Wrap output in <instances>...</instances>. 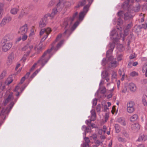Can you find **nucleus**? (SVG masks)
I'll list each match as a JSON object with an SVG mask.
<instances>
[{
  "label": "nucleus",
  "instance_id": "f03ea898",
  "mask_svg": "<svg viewBox=\"0 0 147 147\" xmlns=\"http://www.w3.org/2000/svg\"><path fill=\"white\" fill-rule=\"evenodd\" d=\"M78 14V12H76L73 14L72 17L65 18L62 27H64L65 28H70L73 24L74 20L77 17Z\"/></svg>",
  "mask_w": 147,
  "mask_h": 147
},
{
  "label": "nucleus",
  "instance_id": "6ab92c4d",
  "mask_svg": "<svg viewBox=\"0 0 147 147\" xmlns=\"http://www.w3.org/2000/svg\"><path fill=\"white\" fill-rule=\"evenodd\" d=\"M140 125L138 123L132 124L131 125V129L134 130H138L140 129Z\"/></svg>",
  "mask_w": 147,
  "mask_h": 147
},
{
  "label": "nucleus",
  "instance_id": "de8ad7c7",
  "mask_svg": "<svg viewBox=\"0 0 147 147\" xmlns=\"http://www.w3.org/2000/svg\"><path fill=\"white\" fill-rule=\"evenodd\" d=\"M97 100L96 98H94L92 101V104L94 106L96 105L97 103Z\"/></svg>",
  "mask_w": 147,
  "mask_h": 147
},
{
  "label": "nucleus",
  "instance_id": "c9c22d12",
  "mask_svg": "<svg viewBox=\"0 0 147 147\" xmlns=\"http://www.w3.org/2000/svg\"><path fill=\"white\" fill-rule=\"evenodd\" d=\"M118 139L119 141L120 142H126V140L125 138L121 137H119Z\"/></svg>",
  "mask_w": 147,
  "mask_h": 147
},
{
  "label": "nucleus",
  "instance_id": "a211bd4d",
  "mask_svg": "<svg viewBox=\"0 0 147 147\" xmlns=\"http://www.w3.org/2000/svg\"><path fill=\"white\" fill-rule=\"evenodd\" d=\"M117 64L118 63L116 60V59L113 58L112 59L109 64V67L115 68L117 66Z\"/></svg>",
  "mask_w": 147,
  "mask_h": 147
},
{
  "label": "nucleus",
  "instance_id": "052dcab7",
  "mask_svg": "<svg viewBox=\"0 0 147 147\" xmlns=\"http://www.w3.org/2000/svg\"><path fill=\"white\" fill-rule=\"evenodd\" d=\"M83 147H89V145L88 143H84L83 144Z\"/></svg>",
  "mask_w": 147,
  "mask_h": 147
},
{
  "label": "nucleus",
  "instance_id": "b1692460",
  "mask_svg": "<svg viewBox=\"0 0 147 147\" xmlns=\"http://www.w3.org/2000/svg\"><path fill=\"white\" fill-rule=\"evenodd\" d=\"M82 130L84 131L83 134L85 135V136H86V132L88 133L91 131V129L90 128L86 126L85 125H84L82 126Z\"/></svg>",
  "mask_w": 147,
  "mask_h": 147
},
{
  "label": "nucleus",
  "instance_id": "c03bdc74",
  "mask_svg": "<svg viewBox=\"0 0 147 147\" xmlns=\"http://www.w3.org/2000/svg\"><path fill=\"white\" fill-rule=\"evenodd\" d=\"M107 62V61L105 58H104L103 59V60L102 61V65L104 66L106 65V63Z\"/></svg>",
  "mask_w": 147,
  "mask_h": 147
},
{
  "label": "nucleus",
  "instance_id": "f704fd0d",
  "mask_svg": "<svg viewBox=\"0 0 147 147\" xmlns=\"http://www.w3.org/2000/svg\"><path fill=\"white\" fill-rule=\"evenodd\" d=\"M7 98L10 101L13 100V96L12 92H11L10 93Z\"/></svg>",
  "mask_w": 147,
  "mask_h": 147
},
{
  "label": "nucleus",
  "instance_id": "6e6d98bb",
  "mask_svg": "<svg viewBox=\"0 0 147 147\" xmlns=\"http://www.w3.org/2000/svg\"><path fill=\"white\" fill-rule=\"evenodd\" d=\"M117 76L116 73L114 71H113L112 73V78H115Z\"/></svg>",
  "mask_w": 147,
  "mask_h": 147
},
{
  "label": "nucleus",
  "instance_id": "e433bc0d",
  "mask_svg": "<svg viewBox=\"0 0 147 147\" xmlns=\"http://www.w3.org/2000/svg\"><path fill=\"white\" fill-rule=\"evenodd\" d=\"M79 24V22L78 21H77L75 23L73 24L72 26V29L73 30H74L78 25Z\"/></svg>",
  "mask_w": 147,
  "mask_h": 147
},
{
  "label": "nucleus",
  "instance_id": "9d476101",
  "mask_svg": "<svg viewBox=\"0 0 147 147\" xmlns=\"http://www.w3.org/2000/svg\"><path fill=\"white\" fill-rule=\"evenodd\" d=\"M28 28L27 25L26 24L20 27L18 31V33L20 34H26Z\"/></svg>",
  "mask_w": 147,
  "mask_h": 147
},
{
  "label": "nucleus",
  "instance_id": "680f3d73",
  "mask_svg": "<svg viewBox=\"0 0 147 147\" xmlns=\"http://www.w3.org/2000/svg\"><path fill=\"white\" fill-rule=\"evenodd\" d=\"M96 117V116H91L90 120L91 121H94L95 120Z\"/></svg>",
  "mask_w": 147,
  "mask_h": 147
},
{
  "label": "nucleus",
  "instance_id": "603ef678",
  "mask_svg": "<svg viewBox=\"0 0 147 147\" xmlns=\"http://www.w3.org/2000/svg\"><path fill=\"white\" fill-rule=\"evenodd\" d=\"M91 116H96V114L95 111L94 110H92L91 111Z\"/></svg>",
  "mask_w": 147,
  "mask_h": 147
},
{
  "label": "nucleus",
  "instance_id": "ea45409f",
  "mask_svg": "<svg viewBox=\"0 0 147 147\" xmlns=\"http://www.w3.org/2000/svg\"><path fill=\"white\" fill-rule=\"evenodd\" d=\"M55 3V0H51L49 2L48 5L49 7H51L53 6Z\"/></svg>",
  "mask_w": 147,
  "mask_h": 147
},
{
  "label": "nucleus",
  "instance_id": "7ed1b4c3",
  "mask_svg": "<svg viewBox=\"0 0 147 147\" xmlns=\"http://www.w3.org/2000/svg\"><path fill=\"white\" fill-rule=\"evenodd\" d=\"M1 45L2 51L6 52L9 50L12 46V43L10 42L1 40Z\"/></svg>",
  "mask_w": 147,
  "mask_h": 147
},
{
  "label": "nucleus",
  "instance_id": "412c9836",
  "mask_svg": "<svg viewBox=\"0 0 147 147\" xmlns=\"http://www.w3.org/2000/svg\"><path fill=\"white\" fill-rule=\"evenodd\" d=\"M19 11V9L18 8L12 7L10 10V13L12 15H15L17 14Z\"/></svg>",
  "mask_w": 147,
  "mask_h": 147
},
{
  "label": "nucleus",
  "instance_id": "8fccbe9b",
  "mask_svg": "<svg viewBox=\"0 0 147 147\" xmlns=\"http://www.w3.org/2000/svg\"><path fill=\"white\" fill-rule=\"evenodd\" d=\"M84 140L86 143H89L90 142L89 139L88 137H85L84 138Z\"/></svg>",
  "mask_w": 147,
  "mask_h": 147
},
{
  "label": "nucleus",
  "instance_id": "7c9ffc66",
  "mask_svg": "<svg viewBox=\"0 0 147 147\" xmlns=\"http://www.w3.org/2000/svg\"><path fill=\"white\" fill-rule=\"evenodd\" d=\"M138 116L137 115L134 114L130 118V120L131 121H134L138 119Z\"/></svg>",
  "mask_w": 147,
  "mask_h": 147
},
{
  "label": "nucleus",
  "instance_id": "13d9d810",
  "mask_svg": "<svg viewBox=\"0 0 147 147\" xmlns=\"http://www.w3.org/2000/svg\"><path fill=\"white\" fill-rule=\"evenodd\" d=\"M104 82V81L102 80H101L100 82L99 85V89H101V85L103 84Z\"/></svg>",
  "mask_w": 147,
  "mask_h": 147
},
{
  "label": "nucleus",
  "instance_id": "0e129e2a",
  "mask_svg": "<svg viewBox=\"0 0 147 147\" xmlns=\"http://www.w3.org/2000/svg\"><path fill=\"white\" fill-rule=\"evenodd\" d=\"M142 83L144 84H147V80L146 79H144L142 81Z\"/></svg>",
  "mask_w": 147,
  "mask_h": 147
},
{
  "label": "nucleus",
  "instance_id": "37998d69",
  "mask_svg": "<svg viewBox=\"0 0 147 147\" xmlns=\"http://www.w3.org/2000/svg\"><path fill=\"white\" fill-rule=\"evenodd\" d=\"M106 91V88L104 86L103 87L100 91V93L102 94H104Z\"/></svg>",
  "mask_w": 147,
  "mask_h": 147
},
{
  "label": "nucleus",
  "instance_id": "69168bd1",
  "mask_svg": "<svg viewBox=\"0 0 147 147\" xmlns=\"http://www.w3.org/2000/svg\"><path fill=\"white\" fill-rule=\"evenodd\" d=\"M103 134H105L106 132V130L107 129V127L106 126L104 125L103 126Z\"/></svg>",
  "mask_w": 147,
  "mask_h": 147
},
{
  "label": "nucleus",
  "instance_id": "4468645a",
  "mask_svg": "<svg viewBox=\"0 0 147 147\" xmlns=\"http://www.w3.org/2000/svg\"><path fill=\"white\" fill-rule=\"evenodd\" d=\"M13 38V35L11 34H8L4 36L2 40L6 41V42H10V41L12 40Z\"/></svg>",
  "mask_w": 147,
  "mask_h": 147
},
{
  "label": "nucleus",
  "instance_id": "e2e57ef3",
  "mask_svg": "<svg viewBox=\"0 0 147 147\" xmlns=\"http://www.w3.org/2000/svg\"><path fill=\"white\" fill-rule=\"evenodd\" d=\"M91 121L90 120V121L88 120H86L85 122L88 125L89 124H90L91 123Z\"/></svg>",
  "mask_w": 147,
  "mask_h": 147
},
{
  "label": "nucleus",
  "instance_id": "9b49d317",
  "mask_svg": "<svg viewBox=\"0 0 147 147\" xmlns=\"http://www.w3.org/2000/svg\"><path fill=\"white\" fill-rule=\"evenodd\" d=\"M33 47V45L27 44L22 48V50L23 51H26L27 55H28Z\"/></svg>",
  "mask_w": 147,
  "mask_h": 147
},
{
  "label": "nucleus",
  "instance_id": "2eb2a0df",
  "mask_svg": "<svg viewBox=\"0 0 147 147\" xmlns=\"http://www.w3.org/2000/svg\"><path fill=\"white\" fill-rule=\"evenodd\" d=\"M129 88L130 90L132 92H135L137 89L136 85L133 83H130L129 84Z\"/></svg>",
  "mask_w": 147,
  "mask_h": 147
},
{
  "label": "nucleus",
  "instance_id": "4c0bfd02",
  "mask_svg": "<svg viewBox=\"0 0 147 147\" xmlns=\"http://www.w3.org/2000/svg\"><path fill=\"white\" fill-rule=\"evenodd\" d=\"M37 49V52L38 53H39L41 51L42 49V45L40 44L38 46V47Z\"/></svg>",
  "mask_w": 147,
  "mask_h": 147
},
{
  "label": "nucleus",
  "instance_id": "423d86ee",
  "mask_svg": "<svg viewBox=\"0 0 147 147\" xmlns=\"http://www.w3.org/2000/svg\"><path fill=\"white\" fill-rule=\"evenodd\" d=\"M57 9L56 8H54L53 9L52 11V12L51 14H50L49 13H47V14H46L45 15V18H49L50 17V18L51 19H52L54 17V16L56 15L58 11H60L59 9H60V7H59V8L57 7Z\"/></svg>",
  "mask_w": 147,
  "mask_h": 147
},
{
  "label": "nucleus",
  "instance_id": "338daca9",
  "mask_svg": "<svg viewBox=\"0 0 147 147\" xmlns=\"http://www.w3.org/2000/svg\"><path fill=\"white\" fill-rule=\"evenodd\" d=\"M5 74V72H3L0 76V78H2L4 76Z\"/></svg>",
  "mask_w": 147,
  "mask_h": 147
},
{
  "label": "nucleus",
  "instance_id": "6e6552de",
  "mask_svg": "<svg viewBox=\"0 0 147 147\" xmlns=\"http://www.w3.org/2000/svg\"><path fill=\"white\" fill-rule=\"evenodd\" d=\"M49 19L48 18H45V15L39 23V27L42 28L45 27Z\"/></svg>",
  "mask_w": 147,
  "mask_h": 147
},
{
  "label": "nucleus",
  "instance_id": "ddd939ff",
  "mask_svg": "<svg viewBox=\"0 0 147 147\" xmlns=\"http://www.w3.org/2000/svg\"><path fill=\"white\" fill-rule=\"evenodd\" d=\"M93 0H87L88 2V4L85 5L83 8V11H82L85 13L86 14L88 11L89 8L92 3L93 2Z\"/></svg>",
  "mask_w": 147,
  "mask_h": 147
},
{
  "label": "nucleus",
  "instance_id": "f8f14e48",
  "mask_svg": "<svg viewBox=\"0 0 147 147\" xmlns=\"http://www.w3.org/2000/svg\"><path fill=\"white\" fill-rule=\"evenodd\" d=\"M29 13V10L26 9L22 10L20 12L18 18L21 19L24 16H26Z\"/></svg>",
  "mask_w": 147,
  "mask_h": 147
},
{
  "label": "nucleus",
  "instance_id": "473e14b6",
  "mask_svg": "<svg viewBox=\"0 0 147 147\" xmlns=\"http://www.w3.org/2000/svg\"><path fill=\"white\" fill-rule=\"evenodd\" d=\"M129 75L131 77H134L138 76V74L135 71H133L130 73Z\"/></svg>",
  "mask_w": 147,
  "mask_h": 147
},
{
  "label": "nucleus",
  "instance_id": "864d4df0",
  "mask_svg": "<svg viewBox=\"0 0 147 147\" xmlns=\"http://www.w3.org/2000/svg\"><path fill=\"white\" fill-rule=\"evenodd\" d=\"M9 101H10L9 100L7 99V98L6 99H5L3 101L4 105H6Z\"/></svg>",
  "mask_w": 147,
  "mask_h": 147
},
{
  "label": "nucleus",
  "instance_id": "3c124183",
  "mask_svg": "<svg viewBox=\"0 0 147 147\" xmlns=\"http://www.w3.org/2000/svg\"><path fill=\"white\" fill-rule=\"evenodd\" d=\"M134 10L135 12H137L140 10V7L139 6H137L136 7H134Z\"/></svg>",
  "mask_w": 147,
  "mask_h": 147
},
{
  "label": "nucleus",
  "instance_id": "c85d7f7f",
  "mask_svg": "<svg viewBox=\"0 0 147 147\" xmlns=\"http://www.w3.org/2000/svg\"><path fill=\"white\" fill-rule=\"evenodd\" d=\"M109 75L108 73L106 71H104L102 72V78H105L108 76Z\"/></svg>",
  "mask_w": 147,
  "mask_h": 147
},
{
  "label": "nucleus",
  "instance_id": "4d7b16f0",
  "mask_svg": "<svg viewBox=\"0 0 147 147\" xmlns=\"http://www.w3.org/2000/svg\"><path fill=\"white\" fill-rule=\"evenodd\" d=\"M147 27V24L145 23L144 24H142V26H141V28H144V29H146Z\"/></svg>",
  "mask_w": 147,
  "mask_h": 147
},
{
  "label": "nucleus",
  "instance_id": "09e8293b",
  "mask_svg": "<svg viewBox=\"0 0 147 147\" xmlns=\"http://www.w3.org/2000/svg\"><path fill=\"white\" fill-rule=\"evenodd\" d=\"M117 14L118 16L121 17V16H123V12L122 11H119L117 13Z\"/></svg>",
  "mask_w": 147,
  "mask_h": 147
},
{
  "label": "nucleus",
  "instance_id": "cd10ccee",
  "mask_svg": "<svg viewBox=\"0 0 147 147\" xmlns=\"http://www.w3.org/2000/svg\"><path fill=\"white\" fill-rule=\"evenodd\" d=\"M125 16L124 19L125 20H127L129 18H131L132 15L129 14L128 13H125L124 14Z\"/></svg>",
  "mask_w": 147,
  "mask_h": 147
},
{
  "label": "nucleus",
  "instance_id": "72a5a7b5",
  "mask_svg": "<svg viewBox=\"0 0 147 147\" xmlns=\"http://www.w3.org/2000/svg\"><path fill=\"white\" fill-rule=\"evenodd\" d=\"M13 81V79L11 77H9L6 80V82L7 84L9 85Z\"/></svg>",
  "mask_w": 147,
  "mask_h": 147
},
{
  "label": "nucleus",
  "instance_id": "f3484780",
  "mask_svg": "<svg viewBox=\"0 0 147 147\" xmlns=\"http://www.w3.org/2000/svg\"><path fill=\"white\" fill-rule=\"evenodd\" d=\"M132 26V24L131 23H130L128 24L124 30L123 34L124 36H125L127 35L128 32Z\"/></svg>",
  "mask_w": 147,
  "mask_h": 147
},
{
  "label": "nucleus",
  "instance_id": "774afa93",
  "mask_svg": "<svg viewBox=\"0 0 147 147\" xmlns=\"http://www.w3.org/2000/svg\"><path fill=\"white\" fill-rule=\"evenodd\" d=\"M37 64V63H35V64H34V65H33V66L32 67V68H31L30 70L31 71L33 70L34 69Z\"/></svg>",
  "mask_w": 147,
  "mask_h": 147
},
{
  "label": "nucleus",
  "instance_id": "a18cd8bd",
  "mask_svg": "<svg viewBox=\"0 0 147 147\" xmlns=\"http://www.w3.org/2000/svg\"><path fill=\"white\" fill-rule=\"evenodd\" d=\"M101 106L100 104H98L97 106L96 110L97 112H99L100 111Z\"/></svg>",
  "mask_w": 147,
  "mask_h": 147
},
{
  "label": "nucleus",
  "instance_id": "aec40b11",
  "mask_svg": "<svg viewBox=\"0 0 147 147\" xmlns=\"http://www.w3.org/2000/svg\"><path fill=\"white\" fill-rule=\"evenodd\" d=\"M110 49L107 52L106 55H108L110 52H112L115 47V44L114 42L110 43Z\"/></svg>",
  "mask_w": 147,
  "mask_h": 147
},
{
  "label": "nucleus",
  "instance_id": "20e7f679",
  "mask_svg": "<svg viewBox=\"0 0 147 147\" xmlns=\"http://www.w3.org/2000/svg\"><path fill=\"white\" fill-rule=\"evenodd\" d=\"M51 31V30L49 28L41 29L40 32V35L41 36L44 34H45V36L42 38L41 40L43 41L45 40Z\"/></svg>",
  "mask_w": 147,
  "mask_h": 147
},
{
  "label": "nucleus",
  "instance_id": "393cba45",
  "mask_svg": "<svg viewBox=\"0 0 147 147\" xmlns=\"http://www.w3.org/2000/svg\"><path fill=\"white\" fill-rule=\"evenodd\" d=\"M117 121L123 125L125 126L126 125V122L125 119L123 118L120 117L117 119Z\"/></svg>",
  "mask_w": 147,
  "mask_h": 147
},
{
  "label": "nucleus",
  "instance_id": "1a4fd4ad",
  "mask_svg": "<svg viewBox=\"0 0 147 147\" xmlns=\"http://www.w3.org/2000/svg\"><path fill=\"white\" fill-rule=\"evenodd\" d=\"M11 17L10 16H7L1 20L0 23V25L1 26H3L6 25V23L11 21Z\"/></svg>",
  "mask_w": 147,
  "mask_h": 147
},
{
  "label": "nucleus",
  "instance_id": "5fc2aeb1",
  "mask_svg": "<svg viewBox=\"0 0 147 147\" xmlns=\"http://www.w3.org/2000/svg\"><path fill=\"white\" fill-rule=\"evenodd\" d=\"M110 94L107 96V99H109L111 98L113 95V94L112 93H109Z\"/></svg>",
  "mask_w": 147,
  "mask_h": 147
},
{
  "label": "nucleus",
  "instance_id": "49530a36",
  "mask_svg": "<svg viewBox=\"0 0 147 147\" xmlns=\"http://www.w3.org/2000/svg\"><path fill=\"white\" fill-rule=\"evenodd\" d=\"M28 55H27V54H25L22 57V58L21 59V60L23 62H25L26 59V57Z\"/></svg>",
  "mask_w": 147,
  "mask_h": 147
},
{
  "label": "nucleus",
  "instance_id": "bb28decb",
  "mask_svg": "<svg viewBox=\"0 0 147 147\" xmlns=\"http://www.w3.org/2000/svg\"><path fill=\"white\" fill-rule=\"evenodd\" d=\"M135 104L134 102L132 101H130L127 102V106L132 107H135Z\"/></svg>",
  "mask_w": 147,
  "mask_h": 147
},
{
  "label": "nucleus",
  "instance_id": "0eeeda50",
  "mask_svg": "<svg viewBox=\"0 0 147 147\" xmlns=\"http://www.w3.org/2000/svg\"><path fill=\"white\" fill-rule=\"evenodd\" d=\"M110 36L111 38H112V37L114 36L113 38L114 40L115 41H117L121 36V34H120V35H119L118 34H116L115 30L113 29L111 31Z\"/></svg>",
  "mask_w": 147,
  "mask_h": 147
},
{
  "label": "nucleus",
  "instance_id": "f257e3e1",
  "mask_svg": "<svg viewBox=\"0 0 147 147\" xmlns=\"http://www.w3.org/2000/svg\"><path fill=\"white\" fill-rule=\"evenodd\" d=\"M71 34L70 31L68 29L66 30L62 34H59L56 38L55 40L52 44V46L50 49H48L43 54L42 56L40 59L38 61V63H39L42 65V67L38 69H37L31 75V78L32 79L34 78L40 71L42 67L45 65L47 62L48 61L51 57V52L53 50L55 51H57L63 45L64 42L63 40H61L58 43L56 47H54V44L57 41L59 40L61 36L63 37L67 38Z\"/></svg>",
  "mask_w": 147,
  "mask_h": 147
},
{
  "label": "nucleus",
  "instance_id": "5701e85b",
  "mask_svg": "<svg viewBox=\"0 0 147 147\" xmlns=\"http://www.w3.org/2000/svg\"><path fill=\"white\" fill-rule=\"evenodd\" d=\"M25 79V76L23 77L21 80L20 82L18 84V85L16 86V88L14 90V91L16 92L18 91V90L20 88V85L22 84L24 82Z\"/></svg>",
  "mask_w": 147,
  "mask_h": 147
},
{
  "label": "nucleus",
  "instance_id": "2f4dec72",
  "mask_svg": "<svg viewBox=\"0 0 147 147\" xmlns=\"http://www.w3.org/2000/svg\"><path fill=\"white\" fill-rule=\"evenodd\" d=\"M114 127L115 129L116 132L117 133H119L120 130V128L119 125L118 124H115Z\"/></svg>",
  "mask_w": 147,
  "mask_h": 147
},
{
  "label": "nucleus",
  "instance_id": "a878e982",
  "mask_svg": "<svg viewBox=\"0 0 147 147\" xmlns=\"http://www.w3.org/2000/svg\"><path fill=\"white\" fill-rule=\"evenodd\" d=\"M135 107H132L127 106V111L128 113H133L135 110Z\"/></svg>",
  "mask_w": 147,
  "mask_h": 147
},
{
  "label": "nucleus",
  "instance_id": "39448f33",
  "mask_svg": "<svg viewBox=\"0 0 147 147\" xmlns=\"http://www.w3.org/2000/svg\"><path fill=\"white\" fill-rule=\"evenodd\" d=\"M59 2L57 4V6L59 9V7H60V11L61 10L62 8L65 6L66 7H69L71 5V3L69 1H65L63 0H59Z\"/></svg>",
  "mask_w": 147,
  "mask_h": 147
},
{
  "label": "nucleus",
  "instance_id": "a19ab883",
  "mask_svg": "<svg viewBox=\"0 0 147 147\" xmlns=\"http://www.w3.org/2000/svg\"><path fill=\"white\" fill-rule=\"evenodd\" d=\"M143 103L145 106H147V102L146 100L145 97H143L142 100Z\"/></svg>",
  "mask_w": 147,
  "mask_h": 147
},
{
  "label": "nucleus",
  "instance_id": "bf43d9fd",
  "mask_svg": "<svg viewBox=\"0 0 147 147\" xmlns=\"http://www.w3.org/2000/svg\"><path fill=\"white\" fill-rule=\"evenodd\" d=\"M3 4L1 3H0V11H3Z\"/></svg>",
  "mask_w": 147,
  "mask_h": 147
},
{
  "label": "nucleus",
  "instance_id": "79ce46f5",
  "mask_svg": "<svg viewBox=\"0 0 147 147\" xmlns=\"http://www.w3.org/2000/svg\"><path fill=\"white\" fill-rule=\"evenodd\" d=\"M123 23V21L121 17H120L117 20V24L119 25H121Z\"/></svg>",
  "mask_w": 147,
  "mask_h": 147
},
{
  "label": "nucleus",
  "instance_id": "c756f323",
  "mask_svg": "<svg viewBox=\"0 0 147 147\" xmlns=\"http://www.w3.org/2000/svg\"><path fill=\"white\" fill-rule=\"evenodd\" d=\"M86 14V13L82 11L81 12L79 15V20H82Z\"/></svg>",
  "mask_w": 147,
  "mask_h": 147
},
{
  "label": "nucleus",
  "instance_id": "4be33fe9",
  "mask_svg": "<svg viewBox=\"0 0 147 147\" xmlns=\"http://www.w3.org/2000/svg\"><path fill=\"white\" fill-rule=\"evenodd\" d=\"M146 140H147V136L141 134L140 135L137 141L141 142L143 140L145 141Z\"/></svg>",
  "mask_w": 147,
  "mask_h": 147
},
{
  "label": "nucleus",
  "instance_id": "58836bf2",
  "mask_svg": "<svg viewBox=\"0 0 147 147\" xmlns=\"http://www.w3.org/2000/svg\"><path fill=\"white\" fill-rule=\"evenodd\" d=\"M21 35H23L22 37L21 38L22 40L23 41L26 40L27 39L28 37L26 34H25Z\"/></svg>",
  "mask_w": 147,
  "mask_h": 147
},
{
  "label": "nucleus",
  "instance_id": "dca6fc26",
  "mask_svg": "<svg viewBox=\"0 0 147 147\" xmlns=\"http://www.w3.org/2000/svg\"><path fill=\"white\" fill-rule=\"evenodd\" d=\"M13 59L14 56L12 54H11L9 55L7 61L8 65H10L11 64Z\"/></svg>",
  "mask_w": 147,
  "mask_h": 147
}]
</instances>
